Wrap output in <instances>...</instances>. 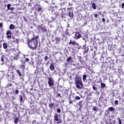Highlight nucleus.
Here are the masks:
<instances>
[{"mask_svg":"<svg viewBox=\"0 0 124 124\" xmlns=\"http://www.w3.org/2000/svg\"><path fill=\"white\" fill-rule=\"evenodd\" d=\"M38 36L34 35V37L31 39H28L27 41V44L28 45L29 48L31 50H36L37 49V46L38 45V41L37 39L38 38Z\"/></svg>","mask_w":124,"mask_h":124,"instance_id":"nucleus-1","label":"nucleus"},{"mask_svg":"<svg viewBox=\"0 0 124 124\" xmlns=\"http://www.w3.org/2000/svg\"><path fill=\"white\" fill-rule=\"evenodd\" d=\"M75 85L77 89H78V90H81V89L84 88L82 78L79 76H76L75 78Z\"/></svg>","mask_w":124,"mask_h":124,"instance_id":"nucleus-2","label":"nucleus"},{"mask_svg":"<svg viewBox=\"0 0 124 124\" xmlns=\"http://www.w3.org/2000/svg\"><path fill=\"white\" fill-rule=\"evenodd\" d=\"M48 79V84L49 87V88H51V89H54V86L55 85V81L54 80V79L52 78H47Z\"/></svg>","mask_w":124,"mask_h":124,"instance_id":"nucleus-3","label":"nucleus"},{"mask_svg":"<svg viewBox=\"0 0 124 124\" xmlns=\"http://www.w3.org/2000/svg\"><path fill=\"white\" fill-rule=\"evenodd\" d=\"M37 29L38 31H41L42 32L44 33L47 32V28L45 26H42V25H38Z\"/></svg>","mask_w":124,"mask_h":124,"instance_id":"nucleus-4","label":"nucleus"},{"mask_svg":"<svg viewBox=\"0 0 124 124\" xmlns=\"http://www.w3.org/2000/svg\"><path fill=\"white\" fill-rule=\"evenodd\" d=\"M54 118L55 121L57 122V124H62V119H59V115L57 113H56L55 114Z\"/></svg>","mask_w":124,"mask_h":124,"instance_id":"nucleus-5","label":"nucleus"},{"mask_svg":"<svg viewBox=\"0 0 124 124\" xmlns=\"http://www.w3.org/2000/svg\"><path fill=\"white\" fill-rule=\"evenodd\" d=\"M71 44H72V45H73V46H77V48L78 49H80V47H79V44H78V43H76V41H71V40H70V42L69 43V45H71Z\"/></svg>","mask_w":124,"mask_h":124,"instance_id":"nucleus-6","label":"nucleus"},{"mask_svg":"<svg viewBox=\"0 0 124 124\" xmlns=\"http://www.w3.org/2000/svg\"><path fill=\"white\" fill-rule=\"evenodd\" d=\"M81 35L80 34V32L77 31L75 33V37L76 39H79V38H81Z\"/></svg>","mask_w":124,"mask_h":124,"instance_id":"nucleus-7","label":"nucleus"},{"mask_svg":"<svg viewBox=\"0 0 124 124\" xmlns=\"http://www.w3.org/2000/svg\"><path fill=\"white\" fill-rule=\"evenodd\" d=\"M82 49L84 50V54H86V53H88V52H89V49L88 47H87V46H86V45L83 46Z\"/></svg>","mask_w":124,"mask_h":124,"instance_id":"nucleus-8","label":"nucleus"},{"mask_svg":"<svg viewBox=\"0 0 124 124\" xmlns=\"http://www.w3.org/2000/svg\"><path fill=\"white\" fill-rule=\"evenodd\" d=\"M6 34L7 38H11V31L10 30H8L7 31Z\"/></svg>","mask_w":124,"mask_h":124,"instance_id":"nucleus-9","label":"nucleus"},{"mask_svg":"<svg viewBox=\"0 0 124 124\" xmlns=\"http://www.w3.org/2000/svg\"><path fill=\"white\" fill-rule=\"evenodd\" d=\"M49 68H50L51 71H54V70H55V65H54L53 63H51L49 66Z\"/></svg>","mask_w":124,"mask_h":124,"instance_id":"nucleus-10","label":"nucleus"},{"mask_svg":"<svg viewBox=\"0 0 124 124\" xmlns=\"http://www.w3.org/2000/svg\"><path fill=\"white\" fill-rule=\"evenodd\" d=\"M68 15H69V16L70 17V18H71V19H73V17H74V15L73 14V12H72V13L69 12L68 13Z\"/></svg>","mask_w":124,"mask_h":124,"instance_id":"nucleus-11","label":"nucleus"},{"mask_svg":"<svg viewBox=\"0 0 124 124\" xmlns=\"http://www.w3.org/2000/svg\"><path fill=\"white\" fill-rule=\"evenodd\" d=\"M48 10H49V11H51V12H54L55 11V7L50 6Z\"/></svg>","mask_w":124,"mask_h":124,"instance_id":"nucleus-12","label":"nucleus"},{"mask_svg":"<svg viewBox=\"0 0 124 124\" xmlns=\"http://www.w3.org/2000/svg\"><path fill=\"white\" fill-rule=\"evenodd\" d=\"M8 47V46L7 45V44L6 43H3V48L4 49H7Z\"/></svg>","mask_w":124,"mask_h":124,"instance_id":"nucleus-13","label":"nucleus"},{"mask_svg":"<svg viewBox=\"0 0 124 124\" xmlns=\"http://www.w3.org/2000/svg\"><path fill=\"white\" fill-rule=\"evenodd\" d=\"M72 60H73V59L72 58V57H71V56L69 57L67 59V62H71V61H72Z\"/></svg>","mask_w":124,"mask_h":124,"instance_id":"nucleus-14","label":"nucleus"},{"mask_svg":"<svg viewBox=\"0 0 124 124\" xmlns=\"http://www.w3.org/2000/svg\"><path fill=\"white\" fill-rule=\"evenodd\" d=\"M92 6L93 9H96V5L94 3H92Z\"/></svg>","mask_w":124,"mask_h":124,"instance_id":"nucleus-15","label":"nucleus"},{"mask_svg":"<svg viewBox=\"0 0 124 124\" xmlns=\"http://www.w3.org/2000/svg\"><path fill=\"white\" fill-rule=\"evenodd\" d=\"M106 87V84L105 83H103L102 82L101 83V89H104V88H105Z\"/></svg>","mask_w":124,"mask_h":124,"instance_id":"nucleus-16","label":"nucleus"},{"mask_svg":"<svg viewBox=\"0 0 124 124\" xmlns=\"http://www.w3.org/2000/svg\"><path fill=\"white\" fill-rule=\"evenodd\" d=\"M109 111H111V112H114L115 111V108H113V107H111L108 108Z\"/></svg>","mask_w":124,"mask_h":124,"instance_id":"nucleus-17","label":"nucleus"},{"mask_svg":"<svg viewBox=\"0 0 124 124\" xmlns=\"http://www.w3.org/2000/svg\"><path fill=\"white\" fill-rule=\"evenodd\" d=\"M10 30H14V29H15V26H14L13 24H11L10 25Z\"/></svg>","mask_w":124,"mask_h":124,"instance_id":"nucleus-18","label":"nucleus"},{"mask_svg":"<svg viewBox=\"0 0 124 124\" xmlns=\"http://www.w3.org/2000/svg\"><path fill=\"white\" fill-rule=\"evenodd\" d=\"M5 56L4 55H2L1 56V62H4V58H5Z\"/></svg>","mask_w":124,"mask_h":124,"instance_id":"nucleus-19","label":"nucleus"},{"mask_svg":"<svg viewBox=\"0 0 124 124\" xmlns=\"http://www.w3.org/2000/svg\"><path fill=\"white\" fill-rule=\"evenodd\" d=\"M16 72L17 73V74H18V75H19V76H20V77H22V74H21V72H20V71L19 70H16Z\"/></svg>","mask_w":124,"mask_h":124,"instance_id":"nucleus-20","label":"nucleus"},{"mask_svg":"<svg viewBox=\"0 0 124 124\" xmlns=\"http://www.w3.org/2000/svg\"><path fill=\"white\" fill-rule=\"evenodd\" d=\"M14 123L16 124H18L19 123V118L18 117H16V119L14 120Z\"/></svg>","mask_w":124,"mask_h":124,"instance_id":"nucleus-21","label":"nucleus"},{"mask_svg":"<svg viewBox=\"0 0 124 124\" xmlns=\"http://www.w3.org/2000/svg\"><path fill=\"white\" fill-rule=\"evenodd\" d=\"M26 66V65L21 64L20 65V68L23 70H25V67Z\"/></svg>","mask_w":124,"mask_h":124,"instance_id":"nucleus-22","label":"nucleus"},{"mask_svg":"<svg viewBox=\"0 0 124 124\" xmlns=\"http://www.w3.org/2000/svg\"><path fill=\"white\" fill-rule=\"evenodd\" d=\"M21 64L26 65V61L25 60H22L20 61Z\"/></svg>","mask_w":124,"mask_h":124,"instance_id":"nucleus-23","label":"nucleus"},{"mask_svg":"<svg viewBox=\"0 0 124 124\" xmlns=\"http://www.w3.org/2000/svg\"><path fill=\"white\" fill-rule=\"evenodd\" d=\"M54 104L53 103H50L48 104V106L50 108H52V107H54Z\"/></svg>","mask_w":124,"mask_h":124,"instance_id":"nucleus-24","label":"nucleus"},{"mask_svg":"<svg viewBox=\"0 0 124 124\" xmlns=\"http://www.w3.org/2000/svg\"><path fill=\"white\" fill-rule=\"evenodd\" d=\"M75 99L76 100H80V99H81V98L79 96H76L75 97Z\"/></svg>","mask_w":124,"mask_h":124,"instance_id":"nucleus-25","label":"nucleus"},{"mask_svg":"<svg viewBox=\"0 0 124 124\" xmlns=\"http://www.w3.org/2000/svg\"><path fill=\"white\" fill-rule=\"evenodd\" d=\"M10 6H11V4H7V7L8 10H10Z\"/></svg>","mask_w":124,"mask_h":124,"instance_id":"nucleus-26","label":"nucleus"},{"mask_svg":"<svg viewBox=\"0 0 124 124\" xmlns=\"http://www.w3.org/2000/svg\"><path fill=\"white\" fill-rule=\"evenodd\" d=\"M12 73L13 74L12 75V80H14L15 79V74H14L13 72Z\"/></svg>","mask_w":124,"mask_h":124,"instance_id":"nucleus-27","label":"nucleus"},{"mask_svg":"<svg viewBox=\"0 0 124 124\" xmlns=\"http://www.w3.org/2000/svg\"><path fill=\"white\" fill-rule=\"evenodd\" d=\"M54 15H55L56 17H58V16H59V12H54Z\"/></svg>","mask_w":124,"mask_h":124,"instance_id":"nucleus-28","label":"nucleus"},{"mask_svg":"<svg viewBox=\"0 0 124 124\" xmlns=\"http://www.w3.org/2000/svg\"><path fill=\"white\" fill-rule=\"evenodd\" d=\"M86 78H87V76L86 75H84L83 76V78H82L83 81H85V80H86Z\"/></svg>","mask_w":124,"mask_h":124,"instance_id":"nucleus-29","label":"nucleus"},{"mask_svg":"<svg viewBox=\"0 0 124 124\" xmlns=\"http://www.w3.org/2000/svg\"><path fill=\"white\" fill-rule=\"evenodd\" d=\"M115 105H118L119 104V101L118 100H116L114 101Z\"/></svg>","mask_w":124,"mask_h":124,"instance_id":"nucleus-30","label":"nucleus"},{"mask_svg":"<svg viewBox=\"0 0 124 124\" xmlns=\"http://www.w3.org/2000/svg\"><path fill=\"white\" fill-rule=\"evenodd\" d=\"M93 89L94 91H97V88L94 87V85L93 86Z\"/></svg>","mask_w":124,"mask_h":124,"instance_id":"nucleus-31","label":"nucleus"},{"mask_svg":"<svg viewBox=\"0 0 124 124\" xmlns=\"http://www.w3.org/2000/svg\"><path fill=\"white\" fill-rule=\"evenodd\" d=\"M82 103H83V101H80L79 102V103H78L79 106H82Z\"/></svg>","mask_w":124,"mask_h":124,"instance_id":"nucleus-32","label":"nucleus"},{"mask_svg":"<svg viewBox=\"0 0 124 124\" xmlns=\"http://www.w3.org/2000/svg\"><path fill=\"white\" fill-rule=\"evenodd\" d=\"M38 12H40V11H42V8H38L37 9Z\"/></svg>","mask_w":124,"mask_h":124,"instance_id":"nucleus-33","label":"nucleus"},{"mask_svg":"<svg viewBox=\"0 0 124 124\" xmlns=\"http://www.w3.org/2000/svg\"><path fill=\"white\" fill-rule=\"evenodd\" d=\"M44 60L45 61V62H47V61L48 60V56H46L45 57Z\"/></svg>","mask_w":124,"mask_h":124,"instance_id":"nucleus-34","label":"nucleus"},{"mask_svg":"<svg viewBox=\"0 0 124 124\" xmlns=\"http://www.w3.org/2000/svg\"><path fill=\"white\" fill-rule=\"evenodd\" d=\"M93 111H97V107H93Z\"/></svg>","mask_w":124,"mask_h":124,"instance_id":"nucleus-35","label":"nucleus"},{"mask_svg":"<svg viewBox=\"0 0 124 124\" xmlns=\"http://www.w3.org/2000/svg\"><path fill=\"white\" fill-rule=\"evenodd\" d=\"M72 9H73V8H72V7L67 8V10H68L69 11H71V10H72Z\"/></svg>","mask_w":124,"mask_h":124,"instance_id":"nucleus-36","label":"nucleus"},{"mask_svg":"<svg viewBox=\"0 0 124 124\" xmlns=\"http://www.w3.org/2000/svg\"><path fill=\"white\" fill-rule=\"evenodd\" d=\"M3 28V25L2 24V23H0V28L2 29Z\"/></svg>","mask_w":124,"mask_h":124,"instance_id":"nucleus-37","label":"nucleus"},{"mask_svg":"<svg viewBox=\"0 0 124 124\" xmlns=\"http://www.w3.org/2000/svg\"><path fill=\"white\" fill-rule=\"evenodd\" d=\"M25 62H30V59L29 58H25Z\"/></svg>","mask_w":124,"mask_h":124,"instance_id":"nucleus-38","label":"nucleus"},{"mask_svg":"<svg viewBox=\"0 0 124 124\" xmlns=\"http://www.w3.org/2000/svg\"><path fill=\"white\" fill-rule=\"evenodd\" d=\"M9 87H12V84L11 83H9L7 84V87L9 88Z\"/></svg>","mask_w":124,"mask_h":124,"instance_id":"nucleus-39","label":"nucleus"},{"mask_svg":"<svg viewBox=\"0 0 124 124\" xmlns=\"http://www.w3.org/2000/svg\"><path fill=\"white\" fill-rule=\"evenodd\" d=\"M18 93H19V90H16L15 91V94H18Z\"/></svg>","mask_w":124,"mask_h":124,"instance_id":"nucleus-40","label":"nucleus"},{"mask_svg":"<svg viewBox=\"0 0 124 124\" xmlns=\"http://www.w3.org/2000/svg\"><path fill=\"white\" fill-rule=\"evenodd\" d=\"M118 122H119V124H122V120H121L120 118H118Z\"/></svg>","mask_w":124,"mask_h":124,"instance_id":"nucleus-41","label":"nucleus"},{"mask_svg":"<svg viewBox=\"0 0 124 124\" xmlns=\"http://www.w3.org/2000/svg\"><path fill=\"white\" fill-rule=\"evenodd\" d=\"M61 109L60 108H58L57 109V112L58 113H61Z\"/></svg>","mask_w":124,"mask_h":124,"instance_id":"nucleus-42","label":"nucleus"},{"mask_svg":"<svg viewBox=\"0 0 124 124\" xmlns=\"http://www.w3.org/2000/svg\"><path fill=\"white\" fill-rule=\"evenodd\" d=\"M98 16V15H97V14H95L94 16V17L95 18H97V17Z\"/></svg>","mask_w":124,"mask_h":124,"instance_id":"nucleus-43","label":"nucleus"},{"mask_svg":"<svg viewBox=\"0 0 124 124\" xmlns=\"http://www.w3.org/2000/svg\"><path fill=\"white\" fill-rule=\"evenodd\" d=\"M22 101H23V97L20 96V102H22Z\"/></svg>","mask_w":124,"mask_h":124,"instance_id":"nucleus-44","label":"nucleus"},{"mask_svg":"<svg viewBox=\"0 0 124 124\" xmlns=\"http://www.w3.org/2000/svg\"><path fill=\"white\" fill-rule=\"evenodd\" d=\"M65 34H66V35H68L69 34V33L68 32V31H66L65 32Z\"/></svg>","mask_w":124,"mask_h":124,"instance_id":"nucleus-45","label":"nucleus"},{"mask_svg":"<svg viewBox=\"0 0 124 124\" xmlns=\"http://www.w3.org/2000/svg\"><path fill=\"white\" fill-rule=\"evenodd\" d=\"M69 103H70V104H72V103H73V101H72V100H70Z\"/></svg>","mask_w":124,"mask_h":124,"instance_id":"nucleus-46","label":"nucleus"},{"mask_svg":"<svg viewBox=\"0 0 124 124\" xmlns=\"http://www.w3.org/2000/svg\"><path fill=\"white\" fill-rule=\"evenodd\" d=\"M59 96H61V97H62V96H61V94L60 93H58L57 94V97H59Z\"/></svg>","mask_w":124,"mask_h":124,"instance_id":"nucleus-47","label":"nucleus"},{"mask_svg":"<svg viewBox=\"0 0 124 124\" xmlns=\"http://www.w3.org/2000/svg\"><path fill=\"white\" fill-rule=\"evenodd\" d=\"M10 10H12V11H13V10H14V8L11 7V8H10Z\"/></svg>","mask_w":124,"mask_h":124,"instance_id":"nucleus-48","label":"nucleus"},{"mask_svg":"<svg viewBox=\"0 0 124 124\" xmlns=\"http://www.w3.org/2000/svg\"><path fill=\"white\" fill-rule=\"evenodd\" d=\"M122 8H124V3L122 4Z\"/></svg>","mask_w":124,"mask_h":124,"instance_id":"nucleus-49","label":"nucleus"},{"mask_svg":"<svg viewBox=\"0 0 124 124\" xmlns=\"http://www.w3.org/2000/svg\"><path fill=\"white\" fill-rule=\"evenodd\" d=\"M102 21L104 23H105V18H102Z\"/></svg>","mask_w":124,"mask_h":124,"instance_id":"nucleus-50","label":"nucleus"},{"mask_svg":"<svg viewBox=\"0 0 124 124\" xmlns=\"http://www.w3.org/2000/svg\"><path fill=\"white\" fill-rule=\"evenodd\" d=\"M55 40H60V38H56Z\"/></svg>","mask_w":124,"mask_h":124,"instance_id":"nucleus-51","label":"nucleus"},{"mask_svg":"<svg viewBox=\"0 0 124 124\" xmlns=\"http://www.w3.org/2000/svg\"><path fill=\"white\" fill-rule=\"evenodd\" d=\"M36 121L34 120V121H33L32 123L33 124V123H36Z\"/></svg>","mask_w":124,"mask_h":124,"instance_id":"nucleus-52","label":"nucleus"},{"mask_svg":"<svg viewBox=\"0 0 124 124\" xmlns=\"http://www.w3.org/2000/svg\"><path fill=\"white\" fill-rule=\"evenodd\" d=\"M98 13L99 14H101V12H98Z\"/></svg>","mask_w":124,"mask_h":124,"instance_id":"nucleus-53","label":"nucleus"},{"mask_svg":"<svg viewBox=\"0 0 124 124\" xmlns=\"http://www.w3.org/2000/svg\"><path fill=\"white\" fill-rule=\"evenodd\" d=\"M65 66H67V63H65Z\"/></svg>","mask_w":124,"mask_h":124,"instance_id":"nucleus-54","label":"nucleus"},{"mask_svg":"<svg viewBox=\"0 0 124 124\" xmlns=\"http://www.w3.org/2000/svg\"><path fill=\"white\" fill-rule=\"evenodd\" d=\"M115 123H116V121L115 120L114 121V122L113 123L115 124Z\"/></svg>","mask_w":124,"mask_h":124,"instance_id":"nucleus-55","label":"nucleus"},{"mask_svg":"<svg viewBox=\"0 0 124 124\" xmlns=\"http://www.w3.org/2000/svg\"><path fill=\"white\" fill-rule=\"evenodd\" d=\"M103 17H104V15H103Z\"/></svg>","mask_w":124,"mask_h":124,"instance_id":"nucleus-56","label":"nucleus"}]
</instances>
